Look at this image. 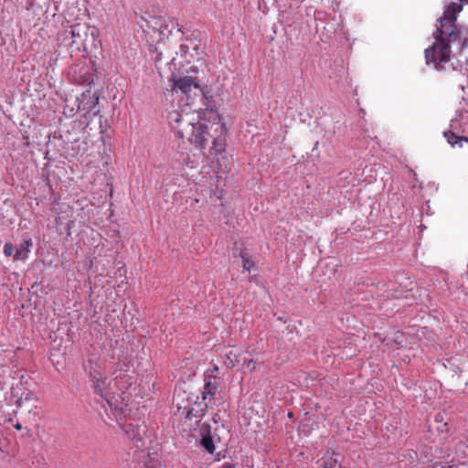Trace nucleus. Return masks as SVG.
I'll list each match as a JSON object with an SVG mask.
<instances>
[{"label":"nucleus","mask_w":468,"mask_h":468,"mask_svg":"<svg viewBox=\"0 0 468 468\" xmlns=\"http://www.w3.org/2000/svg\"><path fill=\"white\" fill-rule=\"evenodd\" d=\"M463 10L460 3H452L438 19L434 42L425 49V59L435 70L450 72L455 69L452 46H468V29L457 27L455 21Z\"/></svg>","instance_id":"f257e3e1"},{"label":"nucleus","mask_w":468,"mask_h":468,"mask_svg":"<svg viewBox=\"0 0 468 468\" xmlns=\"http://www.w3.org/2000/svg\"><path fill=\"white\" fill-rule=\"evenodd\" d=\"M197 112H189L186 110L173 109L167 112V122L177 137H186L188 141L194 143L200 150H203L210 137L207 132V125L201 121Z\"/></svg>","instance_id":"f03ea898"},{"label":"nucleus","mask_w":468,"mask_h":468,"mask_svg":"<svg viewBox=\"0 0 468 468\" xmlns=\"http://www.w3.org/2000/svg\"><path fill=\"white\" fill-rule=\"evenodd\" d=\"M105 359L99 354H90L84 362V369L91 378L94 388L107 402H110L111 394L113 392L112 382H107V378L103 377L105 367Z\"/></svg>","instance_id":"7ed1b4c3"},{"label":"nucleus","mask_w":468,"mask_h":468,"mask_svg":"<svg viewBox=\"0 0 468 468\" xmlns=\"http://www.w3.org/2000/svg\"><path fill=\"white\" fill-rule=\"evenodd\" d=\"M170 80L173 82V90H180L186 95V100L189 101L188 104L193 101L195 97L203 95V90L193 76H177L173 73Z\"/></svg>","instance_id":"20e7f679"},{"label":"nucleus","mask_w":468,"mask_h":468,"mask_svg":"<svg viewBox=\"0 0 468 468\" xmlns=\"http://www.w3.org/2000/svg\"><path fill=\"white\" fill-rule=\"evenodd\" d=\"M218 388L219 384L217 378L212 374H207L200 401V405L204 406L206 410L213 409L220 404L221 397Z\"/></svg>","instance_id":"39448f33"},{"label":"nucleus","mask_w":468,"mask_h":468,"mask_svg":"<svg viewBox=\"0 0 468 468\" xmlns=\"http://www.w3.org/2000/svg\"><path fill=\"white\" fill-rule=\"evenodd\" d=\"M463 113H456V116L451 120L450 130L443 133L444 137L452 146L459 144L462 147L463 142L468 143L467 138L460 135L461 133H463L466 131L465 123L463 122Z\"/></svg>","instance_id":"423d86ee"},{"label":"nucleus","mask_w":468,"mask_h":468,"mask_svg":"<svg viewBox=\"0 0 468 468\" xmlns=\"http://www.w3.org/2000/svg\"><path fill=\"white\" fill-rule=\"evenodd\" d=\"M113 379H108L107 382H112V387L113 388V392L111 394L110 402L113 399V395L116 391L124 392L131 385H132V378L123 370H117L114 373Z\"/></svg>","instance_id":"0eeeda50"},{"label":"nucleus","mask_w":468,"mask_h":468,"mask_svg":"<svg viewBox=\"0 0 468 468\" xmlns=\"http://www.w3.org/2000/svg\"><path fill=\"white\" fill-rule=\"evenodd\" d=\"M33 245L31 239H24L16 250L14 254V261H26L28 259L30 248Z\"/></svg>","instance_id":"6e6552de"},{"label":"nucleus","mask_w":468,"mask_h":468,"mask_svg":"<svg viewBox=\"0 0 468 468\" xmlns=\"http://www.w3.org/2000/svg\"><path fill=\"white\" fill-rule=\"evenodd\" d=\"M192 439H219V435L212 431V428L209 424L202 423L200 425L198 434L193 433L191 434Z\"/></svg>","instance_id":"1a4fd4ad"},{"label":"nucleus","mask_w":468,"mask_h":468,"mask_svg":"<svg viewBox=\"0 0 468 468\" xmlns=\"http://www.w3.org/2000/svg\"><path fill=\"white\" fill-rule=\"evenodd\" d=\"M225 139L222 137H218L213 141V145L210 149V154H214L215 156H218V159L221 158L223 160H227L224 153H225Z\"/></svg>","instance_id":"9d476101"},{"label":"nucleus","mask_w":468,"mask_h":468,"mask_svg":"<svg viewBox=\"0 0 468 468\" xmlns=\"http://www.w3.org/2000/svg\"><path fill=\"white\" fill-rule=\"evenodd\" d=\"M85 29L83 27H81L80 24L72 25L70 26L69 30L65 31L66 37H70L72 41L70 42L71 45H73L77 40L81 39V32Z\"/></svg>","instance_id":"9b49d317"},{"label":"nucleus","mask_w":468,"mask_h":468,"mask_svg":"<svg viewBox=\"0 0 468 468\" xmlns=\"http://www.w3.org/2000/svg\"><path fill=\"white\" fill-rule=\"evenodd\" d=\"M139 458H144V463L145 468H159V459L158 454L156 452L150 453L144 455H139Z\"/></svg>","instance_id":"f8f14e48"},{"label":"nucleus","mask_w":468,"mask_h":468,"mask_svg":"<svg viewBox=\"0 0 468 468\" xmlns=\"http://www.w3.org/2000/svg\"><path fill=\"white\" fill-rule=\"evenodd\" d=\"M386 284H382L381 288H379L380 290H383V297H386V298H390V297H393V298H401V297H406L408 298V294L404 295V292L402 290H393V288H389L390 286L388 285V288H386Z\"/></svg>","instance_id":"ddd939ff"},{"label":"nucleus","mask_w":468,"mask_h":468,"mask_svg":"<svg viewBox=\"0 0 468 468\" xmlns=\"http://www.w3.org/2000/svg\"><path fill=\"white\" fill-rule=\"evenodd\" d=\"M205 410H207L205 409L204 406L202 408H200L199 410L191 408L186 410V418L187 420H192L193 419H196L195 422H197V420L204 415Z\"/></svg>","instance_id":"4468645a"},{"label":"nucleus","mask_w":468,"mask_h":468,"mask_svg":"<svg viewBox=\"0 0 468 468\" xmlns=\"http://www.w3.org/2000/svg\"><path fill=\"white\" fill-rule=\"evenodd\" d=\"M198 48V45L195 42H191V46L186 44H181L179 48V53L182 58H186V62H190V60L187 59V55L189 54V49L192 48L193 50L197 51Z\"/></svg>","instance_id":"2eb2a0df"},{"label":"nucleus","mask_w":468,"mask_h":468,"mask_svg":"<svg viewBox=\"0 0 468 468\" xmlns=\"http://www.w3.org/2000/svg\"><path fill=\"white\" fill-rule=\"evenodd\" d=\"M322 468H340L338 460L335 457H328L324 460Z\"/></svg>","instance_id":"dca6fc26"},{"label":"nucleus","mask_w":468,"mask_h":468,"mask_svg":"<svg viewBox=\"0 0 468 468\" xmlns=\"http://www.w3.org/2000/svg\"><path fill=\"white\" fill-rule=\"evenodd\" d=\"M200 444L206 449L210 454L214 453L215 444L214 441H200Z\"/></svg>","instance_id":"f3484780"},{"label":"nucleus","mask_w":468,"mask_h":468,"mask_svg":"<svg viewBox=\"0 0 468 468\" xmlns=\"http://www.w3.org/2000/svg\"><path fill=\"white\" fill-rule=\"evenodd\" d=\"M14 251H15V248L12 243L7 242L4 245L3 253L5 254V256H6V257H10L12 255L14 256V254H15Z\"/></svg>","instance_id":"a211bd4d"},{"label":"nucleus","mask_w":468,"mask_h":468,"mask_svg":"<svg viewBox=\"0 0 468 468\" xmlns=\"http://www.w3.org/2000/svg\"><path fill=\"white\" fill-rule=\"evenodd\" d=\"M241 258H242V262H243V268L245 270L250 271V269L253 266V263L250 261L245 259L244 255H241Z\"/></svg>","instance_id":"6ab92c4d"},{"label":"nucleus","mask_w":468,"mask_h":468,"mask_svg":"<svg viewBox=\"0 0 468 468\" xmlns=\"http://www.w3.org/2000/svg\"><path fill=\"white\" fill-rule=\"evenodd\" d=\"M244 363L246 364L247 368L250 369V371L255 369V361L253 359H250L248 361H245Z\"/></svg>","instance_id":"aec40b11"},{"label":"nucleus","mask_w":468,"mask_h":468,"mask_svg":"<svg viewBox=\"0 0 468 468\" xmlns=\"http://www.w3.org/2000/svg\"><path fill=\"white\" fill-rule=\"evenodd\" d=\"M128 437H129V439H131V435L129 433H128ZM132 437H133L132 439H143V436L139 431L136 433L134 431H133Z\"/></svg>","instance_id":"412c9836"},{"label":"nucleus","mask_w":468,"mask_h":468,"mask_svg":"<svg viewBox=\"0 0 468 468\" xmlns=\"http://www.w3.org/2000/svg\"><path fill=\"white\" fill-rule=\"evenodd\" d=\"M308 421H309L308 420H303V421L301 422V424H300V430H301L302 431H305V428H306V427H308Z\"/></svg>","instance_id":"4be33fe9"},{"label":"nucleus","mask_w":468,"mask_h":468,"mask_svg":"<svg viewBox=\"0 0 468 468\" xmlns=\"http://www.w3.org/2000/svg\"><path fill=\"white\" fill-rule=\"evenodd\" d=\"M189 160V157L188 155H186V157L183 158V161L182 162H179V165H187V161Z\"/></svg>","instance_id":"5701e85b"},{"label":"nucleus","mask_w":468,"mask_h":468,"mask_svg":"<svg viewBox=\"0 0 468 468\" xmlns=\"http://www.w3.org/2000/svg\"><path fill=\"white\" fill-rule=\"evenodd\" d=\"M98 101H99V98L98 97L91 98V104L93 106H96L98 104Z\"/></svg>","instance_id":"b1692460"},{"label":"nucleus","mask_w":468,"mask_h":468,"mask_svg":"<svg viewBox=\"0 0 468 468\" xmlns=\"http://www.w3.org/2000/svg\"><path fill=\"white\" fill-rule=\"evenodd\" d=\"M221 468H235L233 464L226 463L222 464Z\"/></svg>","instance_id":"393cba45"},{"label":"nucleus","mask_w":468,"mask_h":468,"mask_svg":"<svg viewBox=\"0 0 468 468\" xmlns=\"http://www.w3.org/2000/svg\"><path fill=\"white\" fill-rule=\"evenodd\" d=\"M16 430H20L22 428L21 424L20 423H16L15 426H14Z\"/></svg>","instance_id":"a878e982"},{"label":"nucleus","mask_w":468,"mask_h":468,"mask_svg":"<svg viewBox=\"0 0 468 468\" xmlns=\"http://www.w3.org/2000/svg\"><path fill=\"white\" fill-rule=\"evenodd\" d=\"M458 3H460L463 5V3L468 4V0H459Z\"/></svg>","instance_id":"bb28decb"},{"label":"nucleus","mask_w":468,"mask_h":468,"mask_svg":"<svg viewBox=\"0 0 468 468\" xmlns=\"http://www.w3.org/2000/svg\"><path fill=\"white\" fill-rule=\"evenodd\" d=\"M230 366L231 367H234L235 366V362L233 360L230 359Z\"/></svg>","instance_id":"cd10ccee"},{"label":"nucleus","mask_w":468,"mask_h":468,"mask_svg":"<svg viewBox=\"0 0 468 468\" xmlns=\"http://www.w3.org/2000/svg\"><path fill=\"white\" fill-rule=\"evenodd\" d=\"M218 367L217 366L213 367V371H218Z\"/></svg>","instance_id":"c85d7f7f"},{"label":"nucleus","mask_w":468,"mask_h":468,"mask_svg":"<svg viewBox=\"0 0 468 468\" xmlns=\"http://www.w3.org/2000/svg\"><path fill=\"white\" fill-rule=\"evenodd\" d=\"M288 417H289V418H292V412H289V413H288Z\"/></svg>","instance_id":"c756f323"},{"label":"nucleus","mask_w":468,"mask_h":468,"mask_svg":"<svg viewBox=\"0 0 468 468\" xmlns=\"http://www.w3.org/2000/svg\"><path fill=\"white\" fill-rule=\"evenodd\" d=\"M98 113H99V110H97V111H95V112H93V114H94V115H96V114H98Z\"/></svg>","instance_id":"7c9ffc66"},{"label":"nucleus","mask_w":468,"mask_h":468,"mask_svg":"<svg viewBox=\"0 0 468 468\" xmlns=\"http://www.w3.org/2000/svg\"><path fill=\"white\" fill-rule=\"evenodd\" d=\"M69 113L72 115L74 113V110L71 109Z\"/></svg>","instance_id":"2f4dec72"},{"label":"nucleus","mask_w":468,"mask_h":468,"mask_svg":"<svg viewBox=\"0 0 468 468\" xmlns=\"http://www.w3.org/2000/svg\"><path fill=\"white\" fill-rule=\"evenodd\" d=\"M80 104L79 103L78 104V110L77 111H80Z\"/></svg>","instance_id":"473e14b6"}]
</instances>
